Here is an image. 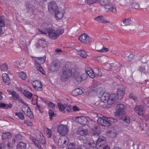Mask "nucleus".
Listing matches in <instances>:
<instances>
[{"label": "nucleus", "mask_w": 149, "mask_h": 149, "mask_svg": "<svg viewBox=\"0 0 149 149\" xmlns=\"http://www.w3.org/2000/svg\"><path fill=\"white\" fill-rule=\"evenodd\" d=\"M73 66L74 65L71 63L69 62L66 63L65 67L67 69L63 72L61 76V79L62 81L67 80L72 76V68Z\"/></svg>", "instance_id": "1"}, {"label": "nucleus", "mask_w": 149, "mask_h": 149, "mask_svg": "<svg viewBox=\"0 0 149 149\" xmlns=\"http://www.w3.org/2000/svg\"><path fill=\"white\" fill-rule=\"evenodd\" d=\"M45 28L47 29H44L43 30L39 29V31L43 34H46L48 33L49 36L52 38L55 39L58 37V34L52 29H48L46 26Z\"/></svg>", "instance_id": "2"}, {"label": "nucleus", "mask_w": 149, "mask_h": 149, "mask_svg": "<svg viewBox=\"0 0 149 149\" xmlns=\"http://www.w3.org/2000/svg\"><path fill=\"white\" fill-rule=\"evenodd\" d=\"M57 130L58 134L61 136H65L68 133L69 129L67 125L60 124L58 126Z\"/></svg>", "instance_id": "3"}, {"label": "nucleus", "mask_w": 149, "mask_h": 149, "mask_svg": "<svg viewBox=\"0 0 149 149\" xmlns=\"http://www.w3.org/2000/svg\"><path fill=\"white\" fill-rule=\"evenodd\" d=\"M84 139L82 137H79L77 136V139L80 141L81 143V145L85 146L86 148L93 149L95 147V142L92 141L91 142L88 143V141L85 138Z\"/></svg>", "instance_id": "4"}, {"label": "nucleus", "mask_w": 149, "mask_h": 149, "mask_svg": "<svg viewBox=\"0 0 149 149\" xmlns=\"http://www.w3.org/2000/svg\"><path fill=\"white\" fill-rule=\"evenodd\" d=\"M73 76L74 79L79 83H81L87 78V74L86 73H82L78 72H74Z\"/></svg>", "instance_id": "5"}, {"label": "nucleus", "mask_w": 149, "mask_h": 149, "mask_svg": "<svg viewBox=\"0 0 149 149\" xmlns=\"http://www.w3.org/2000/svg\"><path fill=\"white\" fill-rule=\"evenodd\" d=\"M69 142V139L66 136H61L58 140V145L59 147L63 148L66 147Z\"/></svg>", "instance_id": "6"}, {"label": "nucleus", "mask_w": 149, "mask_h": 149, "mask_svg": "<svg viewBox=\"0 0 149 149\" xmlns=\"http://www.w3.org/2000/svg\"><path fill=\"white\" fill-rule=\"evenodd\" d=\"M79 40L84 43L88 44L92 42V39L87 34L84 33L79 37Z\"/></svg>", "instance_id": "7"}, {"label": "nucleus", "mask_w": 149, "mask_h": 149, "mask_svg": "<svg viewBox=\"0 0 149 149\" xmlns=\"http://www.w3.org/2000/svg\"><path fill=\"white\" fill-rule=\"evenodd\" d=\"M125 108V107L122 104L118 105L117 106V110L114 113L115 116H121L124 113Z\"/></svg>", "instance_id": "8"}, {"label": "nucleus", "mask_w": 149, "mask_h": 149, "mask_svg": "<svg viewBox=\"0 0 149 149\" xmlns=\"http://www.w3.org/2000/svg\"><path fill=\"white\" fill-rule=\"evenodd\" d=\"M22 110L24 113L31 119H33V116L31 109L26 105H24L22 107Z\"/></svg>", "instance_id": "9"}, {"label": "nucleus", "mask_w": 149, "mask_h": 149, "mask_svg": "<svg viewBox=\"0 0 149 149\" xmlns=\"http://www.w3.org/2000/svg\"><path fill=\"white\" fill-rule=\"evenodd\" d=\"M105 116H102V117L99 118L97 120V123L101 125H104L106 127H109L111 125L109 122H107L106 119L104 118Z\"/></svg>", "instance_id": "10"}, {"label": "nucleus", "mask_w": 149, "mask_h": 149, "mask_svg": "<svg viewBox=\"0 0 149 149\" xmlns=\"http://www.w3.org/2000/svg\"><path fill=\"white\" fill-rule=\"evenodd\" d=\"M106 134L108 137L111 138H114L117 136L118 132L115 129H111L110 130L107 131Z\"/></svg>", "instance_id": "11"}, {"label": "nucleus", "mask_w": 149, "mask_h": 149, "mask_svg": "<svg viewBox=\"0 0 149 149\" xmlns=\"http://www.w3.org/2000/svg\"><path fill=\"white\" fill-rule=\"evenodd\" d=\"M55 17L57 20H59L62 18L64 13V10L60 8L54 11Z\"/></svg>", "instance_id": "12"}, {"label": "nucleus", "mask_w": 149, "mask_h": 149, "mask_svg": "<svg viewBox=\"0 0 149 149\" xmlns=\"http://www.w3.org/2000/svg\"><path fill=\"white\" fill-rule=\"evenodd\" d=\"M116 96L118 99H121L125 94V89L122 87H120L118 88L116 91Z\"/></svg>", "instance_id": "13"}, {"label": "nucleus", "mask_w": 149, "mask_h": 149, "mask_svg": "<svg viewBox=\"0 0 149 149\" xmlns=\"http://www.w3.org/2000/svg\"><path fill=\"white\" fill-rule=\"evenodd\" d=\"M100 87L99 86L96 85H93L91 87V91L90 92V93L91 94L94 93L95 95H98L102 93L101 89L99 88Z\"/></svg>", "instance_id": "14"}, {"label": "nucleus", "mask_w": 149, "mask_h": 149, "mask_svg": "<svg viewBox=\"0 0 149 149\" xmlns=\"http://www.w3.org/2000/svg\"><path fill=\"white\" fill-rule=\"evenodd\" d=\"M32 85L35 89L37 91H41L42 88V84L40 81L37 80L32 83Z\"/></svg>", "instance_id": "15"}, {"label": "nucleus", "mask_w": 149, "mask_h": 149, "mask_svg": "<svg viewBox=\"0 0 149 149\" xmlns=\"http://www.w3.org/2000/svg\"><path fill=\"white\" fill-rule=\"evenodd\" d=\"M109 99L107 101V102L109 104H113L118 99L116 95L114 93L109 94Z\"/></svg>", "instance_id": "16"}, {"label": "nucleus", "mask_w": 149, "mask_h": 149, "mask_svg": "<svg viewBox=\"0 0 149 149\" xmlns=\"http://www.w3.org/2000/svg\"><path fill=\"white\" fill-rule=\"evenodd\" d=\"M105 8L107 11L112 12L114 13H116V6L112 4H106L105 6Z\"/></svg>", "instance_id": "17"}, {"label": "nucleus", "mask_w": 149, "mask_h": 149, "mask_svg": "<svg viewBox=\"0 0 149 149\" xmlns=\"http://www.w3.org/2000/svg\"><path fill=\"white\" fill-rule=\"evenodd\" d=\"M48 8L49 11L52 12V11L54 12L57 10L58 8L56 4L54 1H51L48 4Z\"/></svg>", "instance_id": "18"}, {"label": "nucleus", "mask_w": 149, "mask_h": 149, "mask_svg": "<svg viewBox=\"0 0 149 149\" xmlns=\"http://www.w3.org/2000/svg\"><path fill=\"white\" fill-rule=\"evenodd\" d=\"M75 121L80 124L85 125L88 122V120L84 116H77L76 118Z\"/></svg>", "instance_id": "19"}, {"label": "nucleus", "mask_w": 149, "mask_h": 149, "mask_svg": "<svg viewBox=\"0 0 149 149\" xmlns=\"http://www.w3.org/2000/svg\"><path fill=\"white\" fill-rule=\"evenodd\" d=\"M134 111L140 115H143L145 112V110L141 105L136 106L134 108Z\"/></svg>", "instance_id": "20"}, {"label": "nucleus", "mask_w": 149, "mask_h": 149, "mask_svg": "<svg viewBox=\"0 0 149 149\" xmlns=\"http://www.w3.org/2000/svg\"><path fill=\"white\" fill-rule=\"evenodd\" d=\"M5 17L2 16L0 17V34H3L4 33L3 28L5 26Z\"/></svg>", "instance_id": "21"}, {"label": "nucleus", "mask_w": 149, "mask_h": 149, "mask_svg": "<svg viewBox=\"0 0 149 149\" xmlns=\"http://www.w3.org/2000/svg\"><path fill=\"white\" fill-rule=\"evenodd\" d=\"M77 132L79 134L82 136L87 135L88 134V130L84 127H79L78 129Z\"/></svg>", "instance_id": "22"}, {"label": "nucleus", "mask_w": 149, "mask_h": 149, "mask_svg": "<svg viewBox=\"0 0 149 149\" xmlns=\"http://www.w3.org/2000/svg\"><path fill=\"white\" fill-rule=\"evenodd\" d=\"M46 57L44 56L42 57L37 58L34 59L35 63L37 65L42 64L45 62Z\"/></svg>", "instance_id": "23"}, {"label": "nucleus", "mask_w": 149, "mask_h": 149, "mask_svg": "<svg viewBox=\"0 0 149 149\" xmlns=\"http://www.w3.org/2000/svg\"><path fill=\"white\" fill-rule=\"evenodd\" d=\"M85 73L91 78H94L95 77V75L93 71L90 68H87L85 69Z\"/></svg>", "instance_id": "24"}, {"label": "nucleus", "mask_w": 149, "mask_h": 149, "mask_svg": "<svg viewBox=\"0 0 149 149\" xmlns=\"http://www.w3.org/2000/svg\"><path fill=\"white\" fill-rule=\"evenodd\" d=\"M46 44V42L45 40H40L38 41L37 48L40 49H42L44 47Z\"/></svg>", "instance_id": "25"}, {"label": "nucleus", "mask_w": 149, "mask_h": 149, "mask_svg": "<svg viewBox=\"0 0 149 149\" xmlns=\"http://www.w3.org/2000/svg\"><path fill=\"white\" fill-rule=\"evenodd\" d=\"M100 128L99 127L93 125V128L92 129V132L94 135H98L100 133Z\"/></svg>", "instance_id": "26"}, {"label": "nucleus", "mask_w": 149, "mask_h": 149, "mask_svg": "<svg viewBox=\"0 0 149 149\" xmlns=\"http://www.w3.org/2000/svg\"><path fill=\"white\" fill-rule=\"evenodd\" d=\"M59 67V65L58 63H56V62H54L50 67L49 69L51 72H53L57 70Z\"/></svg>", "instance_id": "27"}, {"label": "nucleus", "mask_w": 149, "mask_h": 149, "mask_svg": "<svg viewBox=\"0 0 149 149\" xmlns=\"http://www.w3.org/2000/svg\"><path fill=\"white\" fill-rule=\"evenodd\" d=\"M94 19L99 22L103 23H109V21H106L104 20V17L102 16H99L94 18Z\"/></svg>", "instance_id": "28"}, {"label": "nucleus", "mask_w": 149, "mask_h": 149, "mask_svg": "<svg viewBox=\"0 0 149 149\" xmlns=\"http://www.w3.org/2000/svg\"><path fill=\"white\" fill-rule=\"evenodd\" d=\"M37 137L39 139L40 143L41 144H44L46 143L45 138L43 134L41 132H39Z\"/></svg>", "instance_id": "29"}, {"label": "nucleus", "mask_w": 149, "mask_h": 149, "mask_svg": "<svg viewBox=\"0 0 149 149\" xmlns=\"http://www.w3.org/2000/svg\"><path fill=\"white\" fill-rule=\"evenodd\" d=\"M109 94L107 93H104L100 97L101 101L103 102H107L109 99Z\"/></svg>", "instance_id": "30"}, {"label": "nucleus", "mask_w": 149, "mask_h": 149, "mask_svg": "<svg viewBox=\"0 0 149 149\" xmlns=\"http://www.w3.org/2000/svg\"><path fill=\"white\" fill-rule=\"evenodd\" d=\"M83 93L82 90L79 88L76 89L72 91V94L74 96H75L82 94Z\"/></svg>", "instance_id": "31"}, {"label": "nucleus", "mask_w": 149, "mask_h": 149, "mask_svg": "<svg viewBox=\"0 0 149 149\" xmlns=\"http://www.w3.org/2000/svg\"><path fill=\"white\" fill-rule=\"evenodd\" d=\"M26 144L23 142H19L17 146V149H26Z\"/></svg>", "instance_id": "32"}, {"label": "nucleus", "mask_w": 149, "mask_h": 149, "mask_svg": "<svg viewBox=\"0 0 149 149\" xmlns=\"http://www.w3.org/2000/svg\"><path fill=\"white\" fill-rule=\"evenodd\" d=\"M10 143H8L6 146L4 143H2L0 144V149H11V146L10 145Z\"/></svg>", "instance_id": "33"}, {"label": "nucleus", "mask_w": 149, "mask_h": 149, "mask_svg": "<svg viewBox=\"0 0 149 149\" xmlns=\"http://www.w3.org/2000/svg\"><path fill=\"white\" fill-rule=\"evenodd\" d=\"M77 53L84 58H86L88 56L87 54L84 50L78 51L77 52Z\"/></svg>", "instance_id": "34"}, {"label": "nucleus", "mask_w": 149, "mask_h": 149, "mask_svg": "<svg viewBox=\"0 0 149 149\" xmlns=\"http://www.w3.org/2000/svg\"><path fill=\"white\" fill-rule=\"evenodd\" d=\"M2 77L3 81L5 83H9L10 78L7 74L6 73L3 74L2 75Z\"/></svg>", "instance_id": "35"}, {"label": "nucleus", "mask_w": 149, "mask_h": 149, "mask_svg": "<svg viewBox=\"0 0 149 149\" xmlns=\"http://www.w3.org/2000/svg\"><path fill=\"white\" fill-rule=\"evenodd\" d=\"M45 132L46 136L48 137H51L52 136V131L50 129L46 128L45 129Z\"/></svg>", "instance_id": "36"}, {"label": "nucleus", "mask_w": 149, "mask_h": 149, "mask_svg": "<svg viewBox=\"0 0 149 149\" xmlns=\"http://www.w3.org/2000/svg\"><path fill=\"white\" fill-rule=\"evenodd\" d=\"M132 22L131 19L130 18L124 19L123 21V23L124 26H126L131 24Z\"/></svg>", "instance_id": "37"}, {"label": "nucleus", "mask_w": 149, "mask_h": 149, "mask_svg": "<svg viewBox=\"0 0 149 149\" xmlns=\"http://www.w3.org/2000/svg\"><path fill=\"white\" fill-rule=\"evenodd\" d=\"M31 139L34 143L35 144L38 148L41 149V146L38 140H36V138L34 137H32Z\"/></svg>", "instance_id": "38"}, {"label": "nucleus", "mask_w": 149, "mask_h": 149, "mask_svg": "<svg viewBox=\"0 0 149 149\" xmlns=\"http://www.w3.org/2000/svg\"><path fill=\"white\" fill-rule=\"evenodd\" d=\"M18 75L19 77L21 78L22 80H25L27 77L26 74L23 72H19Z\"/></svg>", "instance_id": "39"}, {"label": "nucleus", "mask_w": 149, "mask_h": 149, "mask_svg": "<svg viewBox=\"0 0 149 149\" xmlns=\"http://www.w3.org/2000/svg\"><path fill=\"white\" fill-rule=\"evenodd\" d=\"M96 48L97 49V51L100 52H106L109 50V49L108 48L104 47L103 45L101 49H98V47H97Z\"/></svg>", "instance_id": "40"}, {"label": "nucleus", "mask_w": 149, "mask_h": 149, "mask_svg": "<svg viewBox=\"0 0 149 149\" xmlns=\"http://www.w3.org/2000/svg\"><path fill=\"white\" fill-rule=\"evenodd\" d=\"M23 93L25 96L29 98H31L32 96V94L31 92L26 91H24Z\"/></svg>", "instance_id": "41"}, {"label": "nucleus", "mask_w": 149, "mask_h": 149, "mask_svg": "<svg viewBox=\"0 0 149 149\" xmlns=\"http://www.w3.org/2000/svg\"><path fill=\"white\" fill-rule=\"evenodd\" d=\"M104 118L106 119L107 122H109L110 123V122H116L117 121L116 119H114L112 118H108L106 117H104Z\"/></svg>", "instance_id": "42"}, {"label": "nucleus", "mask_w": 149, "mask_h": 149, "mask_svg": "<svg viewBox=\"0 0 149 149\" xmlns=\"http://www.w3.org/2000/svg\"><path fill=\"white\" fill-rule=\"evenodd\" d=\"M59 110L61 111H65V107H64L63 105L61 103H58V104Z\"/></svg>", "instance_id": "43"}, {"label": "nucleus", "mask_w": 149, "mask_h": 149, "mask_svg": "<svg viewBox=\"0 0 149 149\" xmlns=\"http://www.w3.org/2000/svg\"><path fill=\"white\" fill-rule=\"evenodd\" d=\"M11 136V133L8 132H5L2 134V137L3 139L9 138Z\"/></svg>", "instance_id": "44"}, {"label": "nucleus", "mask_w": 149, "mask_h": 149, "mask_svg": "<svg viewBox=\"0 0 149 149\" xmlns=\"http://www.w3.org/2000/svg\"><path fill=\"white\" fill-rule=\"evenodd\" d=\"M0 68L2 71H6L8 70V65L6 64H3L1 66Z\"/></svg>", "instance_id": "45"}, {"label": "nucleus", "mask_w": 149, "mask_h": 149, "mask_svg": "<svg viewBox=\"0 0 149 149\" xmlns=\"http://www.w3.org/2000/svg\"><path fill=\"white\" fill-rule=\"evenodd\" d=\"M15 115L17 116L20 119L23 120L24 118L23 114L21 112H18L15 113Z\"/></svg>", "instance_id": "46"}, {"label": "nucleus", "mask_w": 149, "mask_h": 149, "mask_svg": "<svg viewBox=\"0 0 149 149\" xmlns=\"http://www.w3.org/2000/svg\"><path fill=\"white\" fill-rule=\"evenodd\" d=\"M106 139V138L105 137L101 136L99 137L97 142L102 143V142L105 141Z\"/></svg>", "instance_id": "47"}, {"label": "nucleus", "mask_w": 149, "mask_h": 149, "mask_svg": "<svg viewBox=\"0 0 149 149\" xmlns=\"http://www.w3.org/2000/svg\"><path fill=\"white\" fill-rule=\"evenodd\" d=\"M98 0H86V3L90 5L96 3Z\"/></svg>", "instance_id": "48"}, {"label": "nucleus", "mask_w": 149, "mask_h": 149, "mask_svg": "<svg viewBox=\"0 0 149 149\" xmlns=\"http://www.w3.org/2000/svg\"><path fill=\"white\" fill-rule=\"evenodd\" d=\"M13 97L14 100H17L19 98V96L15 91H13L12 93Z\"/></svg>", "instance_id": "49"}, {"label": "nucleus", "mask_w": 149, "mask_h": 149, "mask_svg": "<svg viewBox=\"0 0 149 149\" xmlns=\"http://www.w3.org/2000/svg\"><path fill=\"white\" fill-rule=\"evenodd\" d=\"M75 145L74 143H70L69 144L67 149H75Z\"/></svg>", "instance_id": "50"}, {"label": "nucleus", "mask_w": 149, "mask_h": 149, "mask_svg": "<svg viewBox=\"0 0 149 149\" xmlns=\"http://www.w3.org/2000/svg\"><path fill=\"white\" fill-rule=\"evenodd\" d=\"M134 57V55L133 54H130L129 56L126 57V59L128 61L132 60Z\"/></svg>", "instance_id": "51"}, {"label": "nucleus", "mask_w": 149, "mask_h": 149, "mask_svg": "<svg viewBox=\"0 0 149 149\" xmlns=\"http://www.w3.org/2000/svg\"><path fill=\"white\" fill-rule=\"evenodd\" d=\"M36 68L39 71L41 72L42 74H44V71L42 68L39 65H37Z\"/></svg>", "instance_id": "52"}, {"label": "nucleus", "mask_w": 149, "mask_h": 149, "mask_svg": "<svg viewBox=\"0 0 149 149\" xmlns=\"http://www.w3.org/2000/svg\"><path fill=\"white\" fill-rule=\"evenodd\" d=\"M102 143L96 142V146L97 149H101L102 147Z\"/></svg>", "instance_id": "53"}, {"label": "nucleus", "mask_w": 149, "mask_h": 149, "mask_svg": "<svg viewBox=\"0 0 149 149\" xmlns=\"http://www.w3.org/2000/svg\"><path fill=\"white\" fill-rule=\"evenodd\" d=\"M132 7L135 9H137L139 7V5L136 3H133L131 4Z\"/></svg>", "instance_id": "54"}, {"label": "nucleus", "mask_w": 149, "mask_h": 149, "mask_svg": "<svg viewBox=\"0 0 149 149\" xmlns=\"http://www.w3.org/2000/svg\"><path fill=\"white\" fill-rule=\"evenodd\" d=\"M123 120L128 124L130 122V117L128 116H126L123 118Z\"/></svg>", "instance_id": "55"}, {"label": "nucleus", "mask_w": 149, "mask_h": 149, "mask_svg": "<svg viewBox=\"0 0 149 149\" xmlns=\"http://www.w3.org/2000/svg\"><path fill=\"white\" fill-rule=\"evenodd\" d=\"M49 114L50 116V118L52 120V116L54 115V112L52 110H50L49 111Z\"/></svg>", "instance_id": "56"}, {"label": "nucleus", "mask_w": 149, "mask_h": 149, "mask_svg": "<svg viewBox=\"0 0 149 149\" xmlns=\"http://www.w3.org/2000/svg\"><path fill=\"white\" fill-rule=\"evenodd\" d=\"M129 97L131 99H132L135 102H136L137 101V97L135 96L133 94H131L129 95Z\"/></svg>", "instance_id": "57"}, {"label": "nucleus", "mask_w": 149, "mask_h": 149, "mask_svg": "<svg viewBox=\"0 0 149 149\" xmlns=\"http://www.w3.org/2000/svg\"><path fill=\"white\" fill-rule=\"evenodd\" d=\"M72 110L74 111H79L80 110V109L79 107L76 105H74L72 107Z\"/></svg>", "instance_id": "58"}, {"label": "nucleus", "mask_w": 149, "mask_h": 149, "mask_svg": "<svg viewBox=\"0 0 149 149\" xmlns=\"http://www.w3.org/2000/svg\"><path fill=\"white\" fill-rule=\"evenodd\" d=\"M12 107V105L4 103V107L3 109H8L9 108H11Z\"/></svg>", "instance_id": "59"}, {"label": "nucleus", "mask_w": 149, "mask_h": 149, "mask_svg": "<svg viewBox=\"0 0 149 149\" xmlns=\"http://www.w3.org/2000/svg\"><path fill=\"white\" fill-rule=\"evenodd\" d=\"M104 39L105 40L109 42H111L113 41V40L109 37L104 38Z\"/></svg>", "instance_id": "60"}, {"label": "nucleus", "mask_w": 149, "mask_h": 149, "mask_svg": "<svg viewBox=\"0 0 149 149\" xmlns=\"http://www.w3.org/2000/svg\"><path fill=\"white\" fill-rule=\"evenodd\" d=\"M96 72V74H97L98 76L100 77L102 75V73L100 71L99 69H96L95 70Z\"/></svg>", "instance_id": "61"}, {"label": "nucleus", "mask_w": 149, "mask_h": 149, "mask_svg": "<svg viewBox=\"0 0 149 149\" xmlns=\"http://www.w3.org/2000/svg\"><path fill=\"white\" fill-rule=\"evenodd\" d=\"M47 104L49 107L52 108H54L55 106V105L54 104L51 102H49Z\"/></svg>", "instance_id": "62"}, {"label": "nucleus", "mask_w": 149, "mask_h": 149, "mask_svg": "<svg viewBox=\"0 0 149 149\" xmlns=\"http://www.w3.org/2000/svg\"><path fill=\"white\" fill-rule=\"evenodd\" d=\"M57 33L58 34V36L60 34H62L64 32V30L63 29H59L56 31Z\"/></svg>", "instance_id": "63"}, {"label": "nucleus", "mask_w": 149, "mask_h": 149, "mask_svg": "<svg viewBox=\"0 0 149 149\" xmlns=\"http://www.w3.org/2000/svg\"><path fill=\"white\" fill-rule=\"evenodd\" d=\"M65 110L68 112H70L72 111V108L70 106H68L65 107Z\"/></svg>", "instance_id": "64"}]
</instances>
